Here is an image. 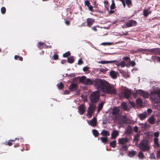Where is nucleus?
I'll use <instances>...</instances> for the list:
<instances>
[{"instance_id": "nucleus-4", "label": "nucleus", "mask_w": 160, "mask_h": 160, "mask_svg": "<svg viewBox=\"0 0 160 160\" xmlns=\"http://www.w3.org/2000/svg\"><path fill=\"white\" fill-rule=\"evenodd\" d=\"M100 97V93L99 91H97L92 92L90 95V98L91 102L93 103H96L97 102Z\"/></svg>"}, {"instance_id": "nucleus-41", "label": "nucleus", "mask_w": 160, "mask_h": 160, "mask_svg": "<svg viewBox=\"0 0 160 160\" xmlns=\"http://www.w3.org/2000/svg\"><path fill=\"white\" fill-rule=\"evenodd\" d=\"M44 44V43L43 42H39L37 45L38 48L40 49H42V48L41 46L43 45Z\"/></svg>"}, {"instance_id": "nucleus-31", "label": "nucleus", "mask_w": 160, "mask_h": 160, "mask_svg": "<svg viewBox=\"0 0 160 160\" xmlns=\"http://www.w3.org/2000/svg\"><path fill=\"white\" fill-rule=\"evenodd\" d=\"M104 104V103L103 102H101V103H99L98 104V112H100L102 109L103 105Z\"/></svg>"}, {"instance_id": "nucleus-39", "label": "nucleus", "mask_w": 160, "mask_h": 160, "mask_svg": "<svg viewBox=\"0 0 160 160\" xmlns=\"http://www.w3.org/2000/svg\"><path fill=\"white\" fill-rule=\"evenodd\" d=\"M112 4L110 6V8L111 10L115 8V4L114 0H112Z\"/></svg>"}, {"instance_id": "nucleus-36", "label": "nucleus", "mask_w": 160, "mask_h": 160, "mask_svg": "<svg viewBox=\"0 0 160 160\" xmlns=\"http://www.w3.org/2000/svg\"><path fill=\"white\" fill-rule=\"evenodd\" d=\"M100 139L103 143H106L108 141V138L106 137H102L100 138Z\"/></svg>"}, {"instance_id": "nucleus-35", "label": "nucleus", "mask_w": 160, "mask_h": 160, "mask_svg": "<svg viewBox=\"0 0 160 160\" xmlns=\"http://www.w3.org/2000/svg\"><path fill=\"white\" fill-rule=\"evenodd\" d=\"M128 147L127 145L122 146L120 148V150L121 151H127L128 149Z\"/></svg>"}, {"instance_id": "nucleus-45", "label": "nucleus", "mask_w": 160, "mask_h": 160, "mask_svg": "<svg viewBox=\"0 0 160 160\" xmlns=\"http://www.w3.org/2000/svg\"><path fill=\"white\" fill-rule=\"evenodd\" d=\"M121 67L122 68H124L125 66L126 63L124 61H122L120 63Z\"/></svg>"}, {"instance_id": "nucleus-56", "label": "nucleus", "mask_w": 160, "mask_h": 160, "mask_svg": "<svg viewBox=\"0 0 160 160\" xmlns=\"http://www.w3.org/2000/svg\"><path fill=\"white\" fill-rule=\"evenodd\" d=\"M138 127L137 126H135L134 127L133 130L135 132H137L138 130Z\"/></svg>"}, {"instance_id": "nucleus-51", "label": "nucleus", "mask_w": 160, "mask_h": 160, "mask_svg": "<svg viewBox=\"0 0 160 160\" xmlns=\"http://www.w3.org/2000/svg\"><path fill=\"white\" fill-rule=\"evenodd\" d=\"M122 121L123 123H126L127 122V120L126 118L125 117H123Z\"/></svg>"}, {"instance_id": "nucleus-64", "label": "nucleus", "mask_w": 160, "mask_h": 160, "mask_svg": "<svg viewBox=\"0 0 160 160\" xmlns=\"http://www.w3.org/2000/svg\"><path fill=\"white\" fill-rule=\"evenodd\" d=\"M67 62L66 60H63L61 61V63L62 64H63L64 63H65Z\"/></svg>"}, {"instance_id": "nucleus-10", "label": "nucleus", "mask_w": 160, "mask_h": 160, "mask_svg": "<svg viewBox=\"0 0 160 160\" xmlns=\"http://www.w3.org/2000/svg\"><path fill=\"white\" fill-rule=\"evenodd\" d=\"M138 93L140 95L142 96L145 98H148L149 97L148 92L141 89H139L138 91Z\"/></svg>"}, {"instance_id": "nucleus-17", "label": "nucleus", "mask_w": 160, "mask_h": 160, "mask_svg": "<svg viewBox=\"0 0 160 160\" xmlns=\"http://www.w3.org/2000/svg\"><path fill=\"white\" fill-rule=\"evenodd\" d=\"M120 110L117 107H115L112 110V114L113 115H117L118 114Z\"/></svg>"}, {"instance_id": "nucleus-55", "label": "nucleus", "mask_w": 160, "mask_h": 160, "mask_svg": "<svg viewBox=\"0 0 160 160\" xmlns=\"http://www.w3.org/2000/svg\"><path fill=\"white\" fill-rule=\"evenodd\" d=\"M83 63V62L81 59H80L78 61V65H81Z\"/></svg>"}, {"instance_id": "nucleus-52", "label": "nucleus", "mask_w": 160, "mask_h": 160, "mask_svg": "<svg viewBox=\"0 0 160 160\" xmlns=\"http://www.w3.org/2000/svg\"><path fill=\"white\" fill-rule=\"evenodd\" d=\"M129 64L132 67H133L136 65L135 62L133 61H130Z\"/></svg>"}, {"instance_id": "nucleus-34", "label": "nucleus", "mask_w": 160, "mask_h": 160, "mask_svg": "<svg viewBox=\"0 0 160 160\" xmlns=\"http://www.w3.org/2000/svg\"><path fill=\"white\" fill-rule=\"evenodd\" d=\"M116 141L115 140H114L110 142V146L111 147L114 148L116 147Z\"/></svg>"}, {"instance_id": "nucleus-14", "label": "nucleus", "mask_w": 160, "mask_h": 160, "mask_svg": "<svg viewBox=\"0 0 160 160\" xmlns=\"http://www.w3.org/2000/svg\"><path fill=\"white\" fill-rule=\"evenodd\" d=\"M128 141V139L126 138H119V143L121 144H123L126 143Z\"/></svg>"}, {"instance_id": "nucleus-20", "label": "nucleus", "mask_w": 160, "mask_h": 160, "mask_svg": "<svg viewBox=\"0 0 160 160\" xmlns=\"http://www.w3.org/2000/svg\"><path fill=\"white\" fill-rule=\"evenodd\" d=\"M101 134L102 136L106 137H107L108 136L110 135V133L109 132L104 129H103L102 131L101 132Z\"/></svg>"}, {"instance_id": "nucleus-25", "label": "nucleus", "mask_w": 160, "mask_h": 160, "mask_svg": "<svg viewBox=\"0 0 160 160\" xmlns=\"http://www.w3.org/2000/svg\"><path fill=\"white\" fill-rule=\"evenodd\" d=\"M155 120L153 116H152L149 118L148 122L152 124H153L155 123Z\"/></svg>"}, {"instance_id": "nucleus-60", "label": "nucleus", "mask_w": 160, "mask_h": 160, "mask_svg": "<svg viewBox=\"0 0 160 160\" xmlns=\"http://www.w3.org/2000/svg\"><path fill=\"white\" fill-rule=\"evenodd\" d=\"M116 60L117 61V62H115L114 63H115V65H116L118 67H119L120 66V63H119V62L117 60Z\"/></svg>"}, {"instance_id": "nucleus-7", "label": "nucleus", "mask_w": 160, "mask_h": 160, "mask_svg": "<svg viewBox=\"0 0 160 160\" xmlns=\"http://www.w3.org/2000/svg\"><path fill=\"white\" fill-rule=\"evenodd\" d=\"M69 89L71 92L75 91L76 93V95L79 94L78 86L76 83H71L69 87Z\"/></svg>"}, {"instance_id": "nucleus-37", "label": "nucleus", "mask_w": 160, "mask_h": 160, "mask_svg": "<svg viewBox=\"0 0 160 160\" xmlns=\"http://www.w3.org/2000/svg\"><path fill=\"white\" fill-rule=\"evenodd\" d=\"M92 132L93 133V135L95 137L98 136L99 134L98 131L95 129L92 130Z\"/></svg>"}, {"instance_id": "nucleus-1", "label": "nucleus", "mask_w": 160, "mask_h": 160, "mask_svg": "<svg viewBox=\"0 0 160 160\" xmlns=\"http://www.w3.org/2000/svg\"><path fill=\"white\" fill-rule=\"evenodd\" d=\"M94 86L98 90H100L107 94H115L116 93V89L103 79L96 78L94 80Z\"/></svg>"}, {"instance_id": "nucleus-43", "label": "nucleus", "mask_w": 160, "mask_h": 160, "mask_svg": "<svg viewBox=\"0 0 160 160\" xmlns=\"http://www.w3.org/2000/svg\"><path fill=\"white\" fill-rule=\"evenodd\" d=\"M154 60L158 62H160V57L154 56L152 57Z\"/></svg>"}, {"instance_id": "nucleus-40", "label": "nucleus", "mask_w": 160, "mask_h": 160, "mask_svg": "<svg viewBox=\"0 0 160 160\" xmlns=\"http://www.w3.org/2000/svg\"><path fill=\"white\" fill-rule=\"evenodd\" d=\"M57 87L58 89H62L64 87L63 84L61 82L59 84H57Z\"/></svg>"}, {"instance_id": "nucleus-59", "label": "nucleus", "mask_w": 160, "mask_h": 160, "mask_svg": "<svg viewBox=\"0 0 160 160\" xmlns=\"http://www.w3.org/2000/svg\"><path fill=\"white\" fill-rule=\"evenodd\" d=\"M88 9L89 10L92 11V12H93V7L92 6H88Z\"/></svg>"}, {"instance_id": "nucleus-62", "label": "nucleus", "mask_w": 160, "mask_h": 160, "mask_svg": "<svg viewBox=\"0 0 160 160\" xmlns=\"http://www.w3.org/2000/svg\"><path fill=\"white\" fill-rule=\"evenodd\" d=\"M130 103L131 105H132V107H134L135 106V103L133 102H130Z\"/></svg>"}, {"instance_id": "nucleus-50", "label": "nucleus", "mask_w": 160, "mask_h": 160, "mask_svg": "<svg viewBox=\"0 0 160 160\" xmlns=\"http://www.w3.org/2000/svg\"><path fill=\"white\" fill-rule=\"evenodd\" d=\"M149 158L150 159H155V157L154 153H151L150 156Z\"/></svg>"}, {"instance_id": "nucleus-48", "label": "nucleus", "mask_w": 160, "mask_h": 160, "mask_svg": "<svg viewBox=\"0 0 160 160\" xmlns=\"http://www.w3.org/2000/svg\"><path fill=\"white\" fill-rule=\"evenodd\" d=\"M122 60L124 61H130V59L129 57H125L123 58H122Z\"/></svg>"}, {"instance_id": "nucleus-44", "label": "nucleus", "mask_w": 160, "mask_h": 160, "mask_svg": "<svg viewBox=\"0 0 160 160\" xmlns=\"http://www.w3.org/2000/svg\"><path fill=\"white\" fill-rule=\"evenodd\" d=\"M126 4L128 7H130V6L132 4V2L131 0H126Z\"/></svg>"}, {"instance_id": "nucleus-30", "label": "nucleus", "mask_w": 160, "mask_h": 160, "mask_svg": "<svg viewBox=\"0 0 160 160\" xmlns=\"http://www.w3.org/2000/svg\"><path fill=\"white\" fill-rule=\"evenodd\" d=\"M136 102L138 105L141 107L142 105L143 102L141 99L138 98L136 100Z\"/></svg>"}, {"instance_id": "nucleus-5", "label": "nucleus", "mask_w": 160, "mask_h": 160, "mask_svg": "<svg viewBox=\"0 0 160 160\" xmlns=\"http://www.w3.org/2000/svg\"><path fill=\"white\" fill-rule=\"evenodd\" d=\"M79 81L80 82L83 83L84 85L88 86L92 85L94 83V80H92L88 78H87L85 76L81 77Z\"/></svg>"}, {"instance_id": "nucleus-24", "label": "nucleus", "mask_w": 160, "mask_h": 160, "mask_svg": "<svg viewBox=\"0 0 160 160\" xmlns=\"http://www.w3.org/2000/svg\"><path fill=\"white\" fill-rule=\"evenodd\" d=\"M136 153V152L135 151L132 150L129 151L128 152V156L130 158H132L134 157V156H135Z\"/></svg>"}, {"instance_id": "nucleus-53", "label": "nucleus", "mask_w": 160, "mask_h": 160, "mask_svg": "<svg viewBox=\"0 0 160 160\" xmlns=\"http://www.w3.org/2000/svg\"><path fill=\"white\" fill-rule=\"evenodd\" d=\"M90 3L88 0H86L85 1V5L87 6L88 7L90 6Z\"/></svg>"}, {"instance_id": "nucleus-32", "label": "nucleus", "mask_w": 160, "mask_h": 160, "mask_svg": "<svg viewBox=\"0 0 160 160\" xmlns=\"http://www.w3.org/2000/svg\"><path fill=\"white\" fill-rule=\"evenodd\" d=\"M140 136V135L138 134L136 135L134 138L133 141L136 142V143H137L139 140Z\"/></svg>"}, {"instance_id": "nucleus-27", "label": "nucleus", "mask_w": 160, "mask_h": 160, "mask_svg": "<svg viewBox=\"0 0 160 160\" xmlns=\"http://www.w3.org/2000/svg\"><path fill=\"white\" fill-rule=\"evenodd\" d=\"M15 140H18V141L19 142V138H16L15 140H9L8 143V145L9 146H11L13 144H15V143H12V142H14Z\"/></svg>"}, {"instance_id": "nucleus-29", "label": "nucleus", "mask_w": 160, "mask_h": 160, "mask_svg": "<svg viewBox=\"0 0 160 160\" xmlns=\"http://www.w3.org/2000/svg\"><path fill=\"white\" fill-rule=\"evenodd\" d=\"M142 151H140L138 154V158L141 159H143L144 158V156Z\"/></svg>"}, {"instance_id": "nucleus-54", "label": "nucleus", "mask_w": 160, "mask_h": 160, "mask_svg": "<svg viewBox=\"0 0 160 160\" xmlns=\"http://www.w3.org/2000/svg\"><path fill=\"white\" fill-rule=\"evenodd\" d=\"M138 91H136V92L133 93H132L133 97L134 98H136L138 96Z\"/></svg>"}, {"instance_id": "nucleus-12", "label": "nucleus", "mask_w": 160, "mask_h": 160, "mask_svg": "<svg viewBox=\"0 0 160 160\" xmlns=\"http://www.w3.org/2000/svg\"><path fill=\"white\" fill-rule=\"evenodd\" d=\"M87 26L89 28L91 27V26L95 22V19L91 18H88L86 20Z\"/></svg>"}, {"instance_id": "nucleus-49", "label": "nucleus", "mask_w": 160, "mask_h": 160, "mask_svg": "<svg viewBox=\"0 0 160 160\" xmlns=\"http://www.w3.org/2000/svg\"><path fill=\"white\" fill-rule=\"evenodd\" d=\"M53 59L54 60H57L58 59V55L57 54H54L53 56Z\"/></svg>"}, {"instance_id": "nucleus-8", "label": "nucleus", "mask_w": 160, "mask_h": 160, "mask_svg": "<svg viewBox=\"0 0 160 160\" xmlns=\"http://www.w3.org/2000/svg\"><path fill=\"white\" fill-rule=\"evenodd\" d=\"M137 22L136 21L131 19L126 23V25L127 27L129 28L135 26L137 25Z\"/></svg>"}, {"instance_id": "nucleus-6", "label": "nucleus", "mask_w": 160, "mask_h": 160, "mask_svg": "<svg viewBox=\"0 0 160 160\" xmlns=\"http://www.w3.org/2000/svg\"><path fill=\"white\" fill-rule=\"evenodd\" d=\"M96 108V105L93 103H90L87 111V115L88 118L91 117L92 114L94 113Z\"/></svg>"}, {"instance_id": "nucleus-13", "label": "nucleus", "mask_w": 160, "mask_h": 160, "mask_svg": "<svg viewBox=\"0 0 160 160\" xmlns=\"http://www.w3.org/2000/svg\"><path fill=\"white\" fill-rule=\"evenodd\" d=\"M149 52L151 53V54H154L158 55L159 48L149 49Z\"/></svg>"}, {"instance_id": "nucleus-3", "label": "nucleus", "mask_w": 160, "mask_h": 160, "mask_svg": "<svg viewBox=\"0 0 160 160\" xmlns=\"http://www.w3.org/2000/svg\"><path fill=\"white\" fill-rule=\"evenodd\" d=\"M151 98L155 102L158 103L160 102V90L156 89L151 92Z\"/></svg>"}, {"instance_id": "nucleus-11", "label": "nucleus", "mask_w": 160, "mask_h": 160, "mask_svg": "<svg viewBox=\"0 0 160 160\" xmlns=\"http://www.w3.org/2000/svg\"><path fill=\"white\" fill-rule=\"evenodd\" d=\"M86 107L84 104L80 105L78 107L79 113L80 115H83L85 112Z\"/></svg>"}, {"instance_id": "nucleus-33", "label": "nucleus", "mask_w": 160, "mask_h": 160, "mask_svg": "<svg viewBox=\"0 0 160 160\" xmlns=\"http://www.w3.org/2000/svg\"><path fill=\"white\" fill-rule=\"evenodd\" d=\"M151 12H148V10L147 9H145L143 11V14L144 17H147L149 14L151 13Z\"/></svg>"}, {"instance_id": "nucleus-46", "label": "nucleus", "mask_w": 160, "mask_h": 160, "mask_svg": "<svg viewBox=\"0 0 160 160\" xmlns=\"http://www.w3.org/2000/svg\"><path fill=\"white\" fill-rule=\"evenodd\" d=\"M159 132H155L153 133V135L155 138H158L159 136Z\"/></svg>"}, {"instance_id": "nucleus-58", "label": "nucleus", "mask_w": 160, "mask_h": 160, "mask_svg": "<svg viewBox=\"0 0 160 160\" xmlns=\"http://www.w3.org/2000/svg\"><path fill=\"white\" fill-rule=\"evenodd\" d=\"M157 157L158 158L160 159V151L157 152Z\"/></svg>"}, {"instance_id": "nucleus-23", "label": "nucleus", "mask_w": 160, "mask_h": 160, "mask_svg": "<svg viewBox=\"0 0 160 160\" xmlns=\"http://www.w3.org/2000/svg\"><path fill=\"white\" fill-rule=\"evenodd\" d=\"M121 106L124 111L128 110V106L127 103L126 102H122L121 104Z\"/></svg>"}, {"instance_id": "nucleus-18", "label": "nucleus", "mask_w": 160, "mask_h": 160, "mask_svg": "<svg viewBox=\"0 0 160 160\" xmlns=\"http://www.w3.org/2000/svg\"><path fill=\"white\" fill-rule=\"evenodd\" d=\"M116 60H112V61H101L98 62L99 63H101L102 64H105L107 63H114L115 62H116Z\"/></svg>"}, {"instance_id": "nucleus-19", "label": "nucleus", "mask_w": 160, "mask_h": 160, "mask_svg": "<svg viewBox=\"0 0 160 160\" xmlns=\"http://www.w3.org/2000/svg\"><path fill=\"white\" fill-rule=\"evenodd\" d=\"M132 129L130 126H128L125 131V134L127 135L131 134L132 132Z\"/></svg>"}, {"instance_id": "nucleus-63", "label": "nucleus", "mask_w": 160, "mask_h": 160, "mask_svg": "<svg viewBox=\"0 0 160 160\" xmlns=\"http://www.w3.org/2000/svg\"><path fill=\"white\" fill-rule=\"evenodd\" d=\"M65 24L66 25H67L69 26L70 25V22L69 21L66 20V21H65Z\"/></svg>"}, {"instance_id": "nucleus-57", "label": "nucleus", "mask_w": 160, "mask_h": 160, "mask_svg": "<svg viewBox=\"0 0 160 160\" xmlns=\"http://www.w3.org/2000/svg\"><path fill=\"white\" fill-rule=\"evenodd\" d=\"M89 68L88 67H84L83 68V70L84 72L87 71Z\"/></svg>"}, {"instance_id": "nucleus-2", "label": "nucleus", "mask_w": 160, "mask_h": 160, "mask_svg": "<svg viewBox=\"0 0 160 160\" xmlns=\"http://www.w3.org/2000/svg\"><path fill=\"white\" fill-rule=\"evenodd\" d=\"M139 149L143 152H148L150 149L148 141L146 140L142 141L138 145Z\"/></svg>"}, {"instance_id": "nucleus-28", "label": "nucleus", "mask_w": 160, "mask_h": 160, "mask_svg": "<svg viewBox=\"0 0 160 160\" xmlns=\"http://www.w3.org/2000/svg\"><path fill=\"white\" fill-rule=\"evenodd\" d=\"M67 61L68 63H72L74 62L75 60L74 57L73 56H71L68 58Z\"/></svg>"}, {"instance_id": "nucleus-16", "label": "nucleus", "mask_w": 160, "mask_h": 160, "mask_svg": "<svg viewBox=\"0 0 160 160\" xmlns=\"http://www.w3.org/2000/svg\"><path fill=\"white\" fill-rule=\"evenodd\" d=\"M119 135V132L116 130H113L111 134V138L115 139Z\"/></svg>"}, {"instance_id": "nucleus-61", "label": "nucleus", "mask_w": 160, "mask_h": 160, "mask_svg": "<svg viewBox=\"0 0 160 160\" xmlns=\"http://www.w3.org/2000/svg\"><path fill=\"white\" fill-rule=\"evenodd\" d=\"M148 112V114H150L152 112V110L151 109H148L147 110Z\"/></svg>"}, {"instance_id": "nucleus-47", "label": "nucleus", "mask_w": 160, "mask_h": 160, "mask_svg": "<svg viewBox=\"0 0 160 160\" xmlns=\"http://www.w3.org/2000/svg\"><path fill=\"white\" fill-rule=\"evenodd\" d=\"M1 12L2 14H4L6 12V9L4 7H2L1 8Z\"/></svg>"}, {"instance_id": "nucleus-42", "label": "nucleus", "mask_w": 160, "mask_h": 160, "mask_svg": "<svg viewBox=\"0 0 160 160\" xmlns=\"http://www.w3.org/2000/svg\"><path fill=\"white\" fill-rule=\"evenodd\" d=\"M71 53L70 51H68V52L65 53L63 55V56L64 58H66L70 56Z\"/></svg>"}, {"instance_id": "nucleus-38", "label": "nucleus", "mask_w": 160, "mask_h": 160, "mask_svg": "<svg viewBox=\"0 0 160 160\" xmlns=\"http://www.w3.org/2000/svg\"><path fill=\"white\" fill-rule=\"evenodd\" d=\"M149 49H143L140 48L138 49L137 51L140 52H149Z\"/></svg>"}, {"instance_id": "nucleus-21", "label": "nucleus", "mask_w": 160, "mask_h": 160, "mask_svg": "<svg viewBox=\"0 0 160 160\" xmlns=\"http://www.w3.org/2000/svg\"><path fill=\"white\" fill-rule=\"evenodd\" d=\"M118 73L114 71H112L110 72V74L111 77L114 79H116L117 78V74Z\"/></svg>"}, {"instance_id": "nucleus-15", "label": "nucleus", "mask_w": 160, "mask_h": 160, "mask_svg": "<svg viewBox=\"0 0 160 160\" xmlns=\"http://www.w3.org/2000/svg\"><path fill=\"white\" fill-rule=\"evenodd\" d=\"M97 119L96 118L94 117L90 121L89 124L92 126L95 127L97 125Z\"/></svg>"}, {"instance_id": "nucleus-26", "label": "nucleus", "mask_w": 160, "mask_h": 160, "mask_svg": "<svg viewBox=\"0 0 160 160\" xmlns=\"http://www.w3.org/2000/svg\"><path fill=\"white\" fill-rule=\"evenodd\" d=\"M154 145L157 147H159L160 146L158 143V138H154L153 139Z\"/></svg>"}, {"instance_id": "nucleus-9", "label": "nucleus", "mask_w": 160, "mask_h": 160, "mask_svg": "<svg viewBox=\"0 0 160 160\" xmlns=\"http://www.w3.org/2000/svg\"><path fill=\"white\" fill-rule=\"evenodd\" d=\"M132 92L130 90H126L121 93L122 96H123L125 98L128 99L131 95Z\"/></svg>"}, {"instance_id": "nucleus-22", "label": "nucleus", "mask_w": 160, "mask_h": 160, "mask_svg": "<svg viewBox=\"0 0 160 160\" xmlns=\"http://www.w3.org/2000/svg\"><path fill=\"white\" fill-rule=\"evenodd\" d=\"M147 115L146 112L140 114L139 115V117L141 120H142L146 118Z\"/></svg>"}]
</instances>
